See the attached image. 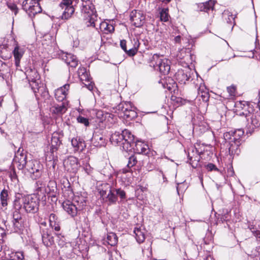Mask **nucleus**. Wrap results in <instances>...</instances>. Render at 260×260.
I'll return each instance as SVG.
<instances>
[{
	"label": "nucleus",
	"mask_w": 260,
	"mask_h": 260,
	"mask_svg": "<svg viewBox=\"0 0 260 260\" xmlns=\"http://www.w3.org/2000/svg\"><path fill=\"white\" fill-rule=\"evenodd\" d=\"M110 141L114 145L124 146L123 137L122 133L115 132L112 134L110 138Z\"/></svg>",
	"instance_id": "obj_28"
},
{
	"label": "nucleus",
	"mask_w": 260,
	"mask_h": 260,
	"mask_svg": "<svg viewBox=\"0 0 260 260\" xmlns=\"http://www.w3.org/2000/svg\"><path fill=\"white\" fill-rule=\"evenodd\" d=\"M24 53V48L21 47L18 45L17 42H15V46L13 51L14 57L15 58V63L17 67L20 64V61Z\"/></svg>",
	"instance_id": "obj_19"
},
{
	"label": "nucleus",
	"mask_w": 260,
	"mask_h": 260,
	"mask_svg": "<svg viewBox=\"0 0 260 260\" xmlns=\"http://www.w3.org/2000/svg\"><path fill=\"white\" fill-rule=\"evenodd\" d=\"M36 184L37 186V190L38 191L42 192L45 187V185L42 183L41 181H38L36 182Z\"/></svg>",
	"instance_id": "obj_56"
},
{
	"label": "nucleus",
	"mask_w": 260,
	"mask_h": 260,
	"mask_svg": "<svg viewBox=\"0 0 260 260\" xmlns=\"http://www.w3.org/2000/svg\"><path fill=\"white\" fill-rule=\"evenodd\" d=\"M73 201L74 203L76 205L79 211L83 210L86 205V198L83 196H75Z\"/></svg>",
	"instance_id": "obj_30"
},
{
	"label": "nucleus",
	"mask_w": 260,
	"mask_h": 260,
	"mask_svg": "<svg viewBox=\"0 0 260 260\" xmlns=\"http://www.w3.org/2000/svg\"><path fill=\"white\" fill-rule=\"evenodd\" d=\"M71 144L76 151H82L86 147L84 140L78 137L72 138Z\"/></svg>",
	"instance_id": "obj_24"
},
{
	"label": "nucleus",
	"mask_w": 260,
	"mask_h": 260,
	"mask_svg": "<svg viewBox=\"0 0 260 260\" xmlns=\"http://www.w3.org/2000/svg\"><path fill=\"white\" fill-rule=\"evenodd\" d=\"M235 107L237 114L240 116H245V114H240V113H249L250 111H253V108L250 107L245 101L237 102L235 103Z\"/></svg>",
	"instance_id": "obj_14"
},
{
	"label": "nucleus",
	"mask_w": 260,
	"mask_h": 260,
	"mask_svg": "<svg viewBox=\"0 0 260 260\" xmlns=\"http://www.w3.org/2000/svg\"><path fill=\"white\" fill-rule=\"evenodd\" d=\"M177 57L181 60H183V61L187 65L189 63H191L194 58V56L191 54L190 51L187 49L181 50L177 54Z\"/></svg>",
	"instance_id": "obj_17"
},
{
	"label": "nucleus",
	"mask_w": 260,
	"mask_h": 260,
	"mask_svg": "<svg viewBox=\"0 0 260 260\" xmlns=\"http://www.w3.org/2000/svg\"><path fill=\"white\" fill-rule=\"evenodd\" d=\"M223 138H224V139L226 141H229L230 146V142L232 141V143L234 144L233 139V137L232 131L224 133Z\"/></svg>",
	"instance_id": "obj_50"
},
{
	"label": "nucleus",
	"mask_w": 260,
	"mask_h": 260,
	"mask_svg": "<svg viewBox=\"0 0 260 260\" xmlns=\"http://www.w3.org/2000/svg\"><path fill=\"white\" fill-rule=\"evenodd\" d=\"M69 87V84H65L55 90V96L58 101L61 102L66 98Z\"/></svg>",
	"instance_id": "obj_20"
},
{
	"label": "nucleus",
	"mask_w": 260,
	"mask_h": 260,
	"mask_svg": "<svg viewBox=\"0 0 260 260\" xmlns=\"http://www.w3.org/2000/svg\"><path fill=\"white\" fill-rule=\"evenodd\" d=\"M84 15V19L87 26L95 27L98 21V16L93 6L84 5L81 10Z\"/></svg>",
	"instance_id": "obj_2"
},
{
	"label": "nucleus",
	"mask_w": 260,
	"mask_h": 260,
	"mask_svg": "<svg viewBox=\"0 0 260 260\" xmlns=\"http://www.w3.org/2000/svg\"><path fill=\"white\" fill-rule=\"evenodd\" d=\"M49 226L55 231L58 232L60 230V220L57 215L51 213L49 216Z\"/></svg>",
	"instance_id": "obj_26"
},
{
	"label": "nucleus",
	"mask_w": 260,
	"mask_h": 260,
	"mask_svg": "<svg viewBox=\"0 0 260 260\" xmlns=\"http://www.w3.org/2000/svg\"><path fill=\"white\" fill-rule=\"evenodd\" d=\"M201 152H199L196 148H191L189 149L188 152V158L189 160V164L193 166V163L194 161L198 162L200 159V154Z\"/></svg>",
	"instance_id": "obj_25"
},
{
	"label": "nucleus",
	"mask_w": 260,
	"mask_h": 260,
	"mask_svg": "<svg viewBox=\"0 0 260 260\" xmlns=\"http://www.w3.org/2000/svg\"><path fill=\"white\" fill-rule=\"evenodd\" d=\"M227 91L230 97L234 96L236 95V87L234 85L228 87Z\"/></svg>",
	"instance_id": "obj_52"
},
{
	"label": "nucleus",
	"mask_w": 260,
	"mask_h": 260,
	"mask_svg": "<svg viewBox=\"0 0 260 260\" xmlns=\"http://www.w3.org/2000/svg\"><path fill=\"white\" fill-rule=\"evenodd\" d=\"M134 233L137 241L139 243L143 242L145 239L144 230L141 228H135L134 230Z\"/></svg>",
	"instance_id": "obj_36"
},
{
	"label": "nucleus",
	"mask_w": 260,
	"mask_h": 260,
	"mask_svg": "<svg viewBox=\"0 0 260 260\" xmlns=\"http://www.w3.org/2000/svg\"><path fill=\"white\" fill-rule=\"evenodd\" d=\"M100 29L101 31L105 34L111 33L114 31V27L111 24H109L108 22L103 21L100 23Z\"/></svg>",
	"instance_id": "obj_39"
},
{
	"label": "nucleus",
	"mask_w": 260,
	"mask_h": 260,
	"mask_svg": "<svg viewBox=\"0 0 260 260\" xmlns=\"http://www.w3.org/2000/svg\"><path fill=\"white\" fill-rule=\"evenodd\" d=\"M233 139L234 143H232V141L230 142V146L229 148V151L230 154H233L236 153L238 151V148L240 145V139L244 135V131L241 129H237L234 131H232Z\"/></svg>",
	"instance_id": "obj_7"
},
{
	"label": "nucleus",
	"mask_w": 260,
	"mask_h": 260,
	"mask_svg": "<svg viewBox=\"0 0 260 260\" xmlns=\"http://www.w3.org/2000/svg\"><path fill=\"white\" fill-rule=\"evenodd\" d=\"M26 169L30 174V178L36 180L42 176L43 167L39 161L30 160L27 161Z\"/></svg>",
	"instance_id": "obj_4"
},
{
	"label": "nucleus",
	"mask_w": 260,
	"mask_h": 260,
	"mask_svg": "<svg viewBox=\"0 0 260 260\" xmlns=\"http://www.w3.org/2000/svg\"><path fill=\"white\" fill-rule=\"evenodd\" d=\"M25 74L31 88H36L41 82L39 75L36 70L29 69L26 71Z\"/></svg>",
	"instance_id": "obj_11"
},
{
	"label": "nucleus",
	"mask_w": 260,
	"mask_h": 260,
	"mask_svg": "<svg viewBox=\"0 0 260 260\" xmlns=\"http://www.w3.org/2000/svg\"><path fill=\"white\" fill-rule=\"evenodd\" d=\"M73 0H62V2L60 4V6L66 5H71L72 4Z\"/></svg>",
	"instance_id": "obj_60"
},
{
	"label": "nucleus",
	"mask_w": 260,
	"mask_h": 260,
	"mask_svg": "<svg viewBox=\"0 0 260 260\" xmlns=\"http://www.w3.org/2000/svg\"><path fill=\"white\" fill-rule=\"evenodd\" d=\"M148 146L141 141H137L135 142V150L139 153L146 154L148 153Z\"/></svg>",
	"instance_id": "obj_32"
},
{
	"label": "nucleus",
	"mask_w": 260,
	"mask_h": 260,
	"mask_svg": "<svg viewBox=\"0 0 260 260\" xmlns=\"http://www.w3.org/2000/svg\"><path fill=\"white\" fill-rule=\"evenodd\" d=\"M127 44V43H126V41L125 40H123L120 41V46L124 51H126Z\"/></svg>",
	"instance_id": "obj_59"
},
{
	"label": "nucleus",
	"mask_w": 260,
	"mask_h": 260,
	"mask_svg": "<svg viewBox=\"0 0 260 260\" xmlns=\"http://www.w3.org/2000/svg\"><path fill=\"white\" fill-rule=\"evenodd\" d=\"M106 197V202H108L109 204H115L117 201V197L115 192V188H112L107 192Z\"/></svg>",
	"instance_id": "obj_38"
},
{
	"label": "nucleus",
	"mask_w": 260,
	"mask_h": 260,
	"mask_svg": "<svg viewBox=\"0 0 260 260\" xmlns=\"http://www.w3.org/2000/svg\"><path fill=\"white\" fill-rule=\"evenodd\" d=\"M118 110L120 111V116L125 119L131 120L137 116L136 108L129 102L121 103L118 106Z\"/></svg>",
	"instance_id": "obj_3"
},
{
	"label": "nucleus",
	"mask_w": 260,
	"mask_h": 260,
	"mask_svg": "<svg viewBox=\"0 0 260 260\" xmlns=\"http://www.w3.org/2000/svg\"><path fill=\"white\" fill-rule=\"evenodd\" d=\"M63 166L68 172L76 173L79 168L80 165L77 158L71 156L64 160Z\"/></svg>",
	"instance_id": "obj_9"
},
{
	"label": "nucleus",
	"mask_w": 260,
	"mask_h": 260,
	"mask_svg": "<svg viewBox=\"0 0 260 260\" xmlns=\"http://www.w3.org/2000/svg\"><path fill=\"white\" fill-rule=\"evenodd\" d=\"M59 57L71 68H75L78 64V60L77 57L71 53L61 52L59 54Z\"/></svg>",
	"instance_id": "obj_13"
},
{
	"label": "nucleus",
	"mask_w": 260,
	"mask_h": 260,
	"mask_svg": "<svg viewBox=\"0 0 260 260\" xmlns=\"http://www.w3.org/2000/svg\"><path fill=\"white\" fill-rule=\"evenodd\" d=\"M62 207L72 217H74L77 215L78 209L75 203L70 201H65L62 203Z\"/></svg>",
	"instance_id": "obj_18"
},
{
	"label": "nucleus",
	"mask_w": 260,
	"mask_h": 260,
	"mask_svg": "<svg viewBox=\"0 0 260 260\" xmlns=\"http://www.w3.org/2000/svg\"><path fill=\"white\" fill-rule=\"evenodd\" d=\"M122 135L123 137L124 146H122L123 149L128 151L131 148L132 144L134 143V136L132 134L130 131L127 129H124L122 132Z\"/></svg>",
	"instance_id": "obj_15"
},
{
	"label": "nucleus",
	"mask_w": 260,
	"mask_h": 260,
	"mask_svg": "<svg viewBox=\"0 0 260 260\" xmlns=\"http://www.w3.org/2000/svg\"><path fill=\"white\" fill-rule=\"evenodd\" d=\"M78 74L81 81L90 82V77L86 68L84 67L79 68L78 71Z\"/></svg>",
	"instance_id": "obj_40"
},
{
	"label": "nucleus",
	"mask_w": 260,
	"mask_h": 260,
	"mask_svg": "<svg viewBox=\"0 0 260 260\" xmlns=\"http://www.w3.org/2000/svg\"><path fill=\"white\" fill-rule=\"evenodd\" d=\"M107 241L111 246H115L118 242V238L114 233H110L107 235Z\"/></svg>",
	"instance_id": "obj_43"
},
{
	"label": "nucleus",
	"mask_w": 260,
	"mask_h": 260,
	"mask_svg": "<svg viewBox=\"0 0 260 260\" xmlns=\"http://www.w3.org/2000/svg\"><path fill=\"white\" fill-rule=\"evenodd\" d=\"M77 120L79 123L83 124L86 126H88L89 123L87 118L81 116H78L77 118Z\"/></svg>",
	"instance_id": "obj_53"
},
{
	"label": "nucleus",
	"mask_w": 260,
	"mask_h": 260,
	"mask_svg": "<svg viewBox=\"0 0 260 260\" xmlns=\"http://www.w3.org/2000/svg\"><path fill=\"white\" fill-rule=\"evenodd\" d=\"M245 114V117L248 122L247 127L250 130L260 126V111H255L253 109V111L249 113H240V114Z\"/></svg>",
	"instance_id": "obj_5"
},
{
	"label": "nucleus",
	"mask_w": 260,
	"mask_h": 260,
	"mask_svg": "<svg viewBox=\"0 0 260 260\" xmlns=\"http://www.w3.org/2000/svg\"><path fill=\"white\" fill-rule=\"evenodd\" d=\"M196 87L198 90V97L201 98L203 102H207L209 98L208 90L206 87L204 83H203L201 79L200 80H198Z\"/></svg>",
	"instance_id": "obj_12"
},
{
	"label": "nucleus",
	"mask_w": 260,
	"mask_h": 260,
	"mask_svg": "<svg viewBox=\"0 0 260 260\" xmlns=\"http://www.w3.org/2000/svg\"><path fill=\"white\" fill-rule=\"evenodd\" d=\"M190 77V74L183 71H179L176 74V80L181 84H185Z\"/></svg>",
	"instance_id": "obj_33"
},
{
	"label": "nucleus",
	"mask_w": 260,
	"mask_h": 260,
	"mask_svg": "<svg viewBox=\"0 0 260 260\" xmlns=\"http://www.w3.org/2000/svg\"><path fill=\"white\" fill-rule=\"evenodd\" d=\"M206 168L208 171H211L214 170H217L216 166L214 165H213V164H211V163L208 164L206 166Z\"/></svg>",
	"instance_id": "obj_61"
},
{
	"label": "nucleus",
	"mask_w": 260,
	"mask_h": 260,
	"mask_svg": "<svg viewBox=\"0 0 260 260\" xmlns=\"http://www.w3.org/2000/svg\"><path fill=\"white\" fill-rule=\"evenodd\" d=\"M36 88H31L32 90L34 91V93L36 94L38 93L41 95V96L43 97L44 99L48 98L49 96V93L46 87L44 85L43 83L41 82L38 83V86H36Z\"/></svg>",
	"instance_id": "obj_29"
},
{
	"label": "nucleus",
	"mask_w": 260,
	"mask_h": 260,
	"mask_svg": "<svg viewBox=\"0 0 260 260\" xmlns=\"http://www.w3.org/2000/svg\"><path fill=\"white\" fill-rule=\"evenodd\" d=\"M137 162V158L135 155L131 156L128 158V164L127 165L128 168H131L134 166Z\"/></svg>",
	"instance_id": "obj_49"
},
{
	"label": "nucleus",
	"mask_w": 260,
	"mask_h": 260,
	"mask_svg": "<svg viewBox=\"0 0 260 260\" xmlns=\"http://www.w3.org/2000/svg\"><path fill=\"white\" fill-rule=\"evenodd\" d=\"M8 194L7 190L4 189L1 191V201L2 205L3 207L6 206L8 204L7 203V198H8Z\"/></svg>",
	"instance_id": "obj_46"
},
{
	"label": "nucleus",
	"mask_w": 260,
	"mask_h": 260,
	"mask_svg": "<svg viewBox=\"0 0 260 260\" xmlns=\"http://www.w3.org/2000/svg\"><path fill=\"white\" fill-rule=\"evenodd\" d=\"M131 44H133V47L127 49L126 51H125V52H126L128 55L133 56L135 55L138 51L139 43L138 40L134 39L133 40H131Z\"/></svg>",
	"instance_id": "obj_37"
},
{
	"label": "nucleus",
	"mask_w": 260,
	"mask_h": 260,
	"mask_svg": "<svg viewBox=\"0 0 260 260\" xmlns=\"http://www.w3.org/2000/svg\"><path fill=\"white\" fill-rule=\"evenodd\" d=\"M42 239L44 244L46 246H50L54 243L53 236L48 229L42 230Z\"/></svg>",
	"instance_id": "obj_23"
},
{
	"label": "nucleus",
	"mask_w": 260,
	"mask_h": 260,
	"mask_svg": "<svg viewBox=\"0 0 260 260\" xmlns=\"http://www.w3.org/2000/svg\"><path fill=\"white\" fill-rule=\"evenodd\" d=\"M250 230L253 234L257 238H260V230L259 228L255 227L254 225H250L249 226Z\"/></svg>",
	"instance_id": "obj_51"
},
{
	"label": "nucleus",
	"mask_w": 260,
	"mask_h": 260,
	"mask_svg": "<svg viewBox=\"0 0 260 260\" xmlns=\"http://www.w3.org/2000/svg\"><path fill=\"white\" fill-rule=\"evenodd\" d=\"M214 3L212 0H209L205 3H203L199 5V8L201 11L208 12L210 10H213Z\"/></svg>",
	"instance_id": "obj_41"
},
{
	"label": "nucleus",
	"mask_w": 260,
	"mask_h": 260,
	"mask_svg": "<svg viewBox=\"0 0 260 260\" xmlns=\"http://www.w3.org/2000/svg\"><path fill=\"white\" fill-rule=\"evenodd\" d=\"M24 197L20 193L15 195L13 202V207L15 210L19 211L22 207L24 209Z\"/></svg>",
	"instance_id": "obj_27"
},
{
	"label": "nucleus",
	"mask_w": 260,
	"mask_h": 260,
	"mask_svg": "<svg viewBox=\"0 0 260 260\" xmlns=\"http://www.w3.org/2000/svg\"><path fill=\"white\" fill-rule=\"evenodd\" d=\"M84 170H85V171L86 172L87 174H90V172H91V169L89 167H87L86 166L85 168H84Z\"/></svg>",
	"instance_id": "obj_64"
},
{
	"label": "nucleus",
	"mask_w": 260,
	"mask_h": 260,
	"mask_svg": "<svg viewBox=\"0 0 260 260\" xmlns=\"http://www.w3.org/2000/svg\"><path fill=\"white\" fill-rule=\"evenodd\" d=\"M186 188V186H184V185L182 183L178 184V186L177 187V191L178 193V194H180V193H183V191L185 190Z\"/></svg>",
	"instance_id": "obj_55"
},
{
	"label": "nucleus",
	"mask_w": 260,
	"mask_h": 260,
	"mask_svg": "<svg viewBox=\"0 0 260 260\" xmlns=\"http://www.w3.org/2000/svg\"><path fill=\"white\" fill-rule=\"evenodd\" d=\"M13 219L14 225L18 229L20 230L22 228L21 223L22 221V218L19 211L15 210V211L13 213Z\"/></svg>",
	"instance_id": "obj_42"
},
{
	"label": "nucleus",
	"mask_w": 260,
	"mask_h": 260,
	"mask_svg": "<svg viewBox=\"0 0 260 260\" xmlns=\"http://www.w3.org/2000/svg\"><path fill=\"white\" fill-rule=\"evenodd\" d=\"M56 236L59 239V241H58V245L60 246H63L66 242L64 240V237L63 236H61L60 235V234H56Z\"/></svg>",
	"instance_id": "obj_57"
},
{
	"label": "nucleus",
	"mask_w": 260,
	"mask_h": 260,
	"mask_svg": "<svg viewBox=\"0 0 260 260\" xmlns=\"http://www.w3.org/2000/svg\"><path fill=\"white\" fill-rule=\"evenodd\" d=\"M127 174V176H131L132 173L130 172L129 169L128 168H124L119 170L117 172V176L121 178H124V175Z\"/></svg>",
	"instance_id": "obj_48"
},
{
	"label": "nucleus",
	"mask_w": 260,
	"mask_h": 260,
	"mask_svg": "<svg viewBox=\"0 0 260 260\" xmlns=\"http://www.w3.org/2000/svg\"><path fill=\"white\" fill-rule=\"evenodd\" d=\"M27 163L26 156L24 154L21 153L14 158V165L16 166L19 170H22L25 167L26 168Z\"/></svg>",
	"instance_id": "obj_21"
},
{
	"label": "nucleus",
	"mask_w": 260,
	"mask_h": 260,
	"mask_svg": "<svg viewBox=\"0 0 260 260\" xmlns=\"http://www.w3.org/2000/svg\"><path fill=\"white\" fill-rule=\"evenodd\" d=\"M223 17L226 20L227 23L230 24H235V16L233 15L229 11L225 10L222 13Z\"/></svg>",
	"instance_id": "obj_44"
},
{
	"label": "nucleus",
	"mask_w": 260,
	"mask_h": 260,
	"mask_svg": "<svg viewBox=\"0 0 260 260\" xmlns=\"http://www.w3.org/2000/svg\"><path fill=\"white\" fill-rule=\"evenodd\" d=\"M175 43H180L181 42V37L177 36L174 38Z\"/></svg>",
	"instance_id": "obj_63"
},
{
	"label": "nucleus",
	"mask_w": 260,
	"mask_h": 260,
	"mask_svg": "<svg viewBox=\"0 0 260 260\" xmlns=\"http://www.w3.org/2000/svg\"><path fill=\"white\" fill-rule=\"evenodd\" d=\"M85 85L86 86V87L90 90L91 91L93 88V84L91 82L89 83L88 84H86L84 83Z\"/></svg>",
	"instance_id": "obj_62"
},
{
	"label": "nucleus",
	"mask_w": 260,
	"mask_h": 260,
	"mask_svg": "<svg viewBox=\"0 0 260 260\" xmlns=\"http://www.w3.org/2000/svg\"><path fill=\"white\" fill-rule=\"evenodd\" d=\"M8 7L12 11H13L14 12L15 15L17 14L18 10H17V6L16 5H15L14 4H10V5H8Z\"/></svg>",
	"instance_id": "obj_58"
},
{
	"label": "nucleus",
	"mask_w": 260,
	"mask_h": 260,
	"mask_svg": "<svg viewBox=\"0 0 260 260\" xmlns=\"http://www.w3.org/2000/svg\"><path fill=\"white\" fill-rule=\"evenodd\" d=\"M39 209V200L36 197L25 196L24 209L27 213L37 212Z\"/></svg>",
	"instance_id": "obj_8"
},
{
	"label": "nucleus",
	"mask_w": 260,
	"mask_h": 260,
	"mask_svg": "<svg viewBox=\"0 0 260 260\" xmlns=\"http://www.w3.org/2000/svg\"><path fill=\"white\" fill-rule=\"evenodd\" d=\"M22 8L30 17L34 16L42 11L40 4L37 0H25L22 3Z\"/></svg>",
	"instance_id": "obj_6"
},
{
	"label": "nucleus",
	"mask_w": 260,
	"mask_h": 260,
	"mask_svg": "<svg viewBox=\"0 0 260 260\" xmlns=\"http://www.w3.org/2000/svg\"><path fill=\"white\" fill-rule=\"evenodd\" d=\"M150 66L153 67L155 70L159 71L163 74L169 73L170 70L171 61L162 55L157 54H153L149 58Z\"/></svg>",
	"instance_id": "obj_1"
},
{
	"label": "nucleus",
	"mask_w": 260,
	"mask_h": 260,
	"mask_svg": "<svg viewBox=\"0 0 260 260\" xmlns=\"http://www.w3.org/2000/svg\"><path fill=\"white\" fill-rule=\"evenodd\" d=\"M91 143L95 147H101L105 144V140L101 135L93 134L91 139Z\"/></svg>",
	"instance_id": "obj_31"
},
{
	"label": "nucleus",
	"mask_w": 260,
	"mask_h": 260,
	"mask_svg": "<svg viewBox=\"0 0 260 260\" xmlns=\"http://www.w3.org/2000/svg\"><path fill=\"white\" fill-rule=\"evenodd\" d=\"M60 144L61 141L60 140L57 134H54L52 136L50 142L51 150L52 153L57 150Z\"/></svg>",
	"instance_id": "obj_35"
},
{
	"label": "nucleus",
	"mask_w": 260,
	"mask_h": 260,
	"mask_svg": "<svg viewBox=\"0 0 260 260\" xmlns=\"http://www.w3.org/2000/svg\"><path fill=\"white\" fill-rule=\"evenodd\" d=\"M62 9L64 8V10L63 12L62 15L61 16V18L62 19L67 20L71 17L72 15L74 13L75 11V9L71 5H66L63 6H60Z\"/></svg>",
	"instance_id": "obj_34"
},
{
	"label": "nucleus",
	"mask_w": 260,
	"mask_h": 260,
	"mask_svg": "<svg viewBox=\"0 0 260 260\" xmlns=\"http://www.w3.org/2000/svg\"><path fill=\"white\" fill-rule=\"evenodd\" d=\"M115 190L116 196H118L121 199H124L125 198V192L124 190L121 189L120 188L115 189Z\"/></svg>",
	"instance_id": "obj_54"
},
{
	"label": "nucleus",
	"mask_w": 260,
	"mask_h": 260,
	"mask_svg": "<svg viewBox=\"0 0 260 260\" xmlns=\"http://www.w3.org/2000/svg\"><path fill=\"white\" fill-rule=\"evenodd\" d=\"M168 10L163 9L160 12V19L161 21L167 22L169 20Z\"/></svg>",
	"instance_id": "obj_47"
},
{
	"label": "nucleus",
	"mask_w": 260,
	"mask_h": 260,
	"mask_svg": "<svg viewBox=\"0 0 260 260\" xmlns=\"http://www.w3.org/2000/svg\"><path fill=\"white\" fill-rule=\"evenodd\" d=\"M4 256L6 258L10 260H23L24 256L22 252H13L6 246L4 247Z\"/></svg>",
	"instance_id": "obj_16"
},
{
	"label": "nucleus",
	"mask_w": 260,
	"mask_h": 260,
	"mask_svg": "<svg viewBox=\"0 0 260 260\" xmlns=\"http://www.w3.org/2000/svg\"><path fill=\"white\" fill-rule=\"evenodd\" d=\"M113 188H112L111 186L108 183H103L101 185V188L99 189L100 194L102 197H104L106 196L110 190H111Z\"/></svg>",
	"instance_id": "obj_45"
},
{
	"label": "nucleus",
	"mask_w": 260,
	"mask_h": 260,
	"mask_svg": "<svg viewBox=\"0 0 260 260\" xmlns=\"http://www.w3.org/2000/svg\"><path fill=\"white\" fill-rule=\"evenodd\" d=\"M67 110L64 103L55 104L50 108V112L55 115H60L64 113Z\"/></svg>",
	"instance_id": "obj_22"
},
{
	"label": "nucleus",
	"mask_w": 260,
	"mask_h": 260,
	"mask_svg": "<svg viewBox=\"0 0 260 260\" xmlns=\"http://www.w3.org/2000/svg\"><path fill=\"white\" fill-rule=\"evenodd\" d=\"M145 16L142 12L136 10L131 12L130 20L132 24L136 27L142 26L145 22Z\"/></svg>",
	"instance_id": "obj_10"
}]
</instances>
